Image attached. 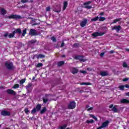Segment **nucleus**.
<instances>
[{
	"mask_svg": "<svg viewBox=\"0 0 129 129\" xmlns=\"http://www.w3.org/2000/svg\"><path fill=\"white\" fill-rule=\"evenodd\" d=\"M6 19H13L14 20H20V19H22V17L20 15H11L10 16H6L5 17Z\"/></svg>",
	"mask_w": 129,
	"mask_h": 129,
	"instance_id": "obj_1",
	"label": "nucleus"
},
{
	"mask_svg": "<svg viewBox=\"0 0 129 129\" xmlns=\"http://www.w3.org/2000/svg\"><path fill=\"white\" fill-rule=\"evenodd\" d=\"M76 107V103L75 101H72L68 105V108L70 109H73Z\"/></svg>",
	"mask_w": 129,
	"mask_h": 129,
	"instance_id": "obj_2",
	"label": "nucleus"
},
{
	"mask_svg": "<svg viewBox=\"0 0 129 129\" xmlns=\"http://www.w3.org/2000/svg\"><path fill=\"white\" fill-rule=\"evenodd\" d=\"M5 66L7 67V69H9L10 70L13 69V62H10L9 61H7L5 63Z\"/></svg>",
	"mask_w": 129,
	"mask_h": 129,
	"instance_id": "obj_3",
	"label": "nucleus"
},
{
	"mask_svg": "<svg viewBox=\"0 0 129 129\" xmlns=\"http://www.w3.org/2000/svg\"><path fill=\"white\" fill-rule=\"evenodd\" d=\"M103 35H104V32H97L93 33L92 34V36H93V37H98L99 36H103Z\"/></svg>",
	"mask_w": 129,
	"mask_h": 129,
	"instance_id": "obj_4",
	"label": "nucleus"
},
{
	"mask_svg": "<svg viewBox=\"0 0 129 129\" xmlns=\"http://www.w3.org/2000/svg\"><path fill=\"white\" fill-rule=\"evenodd\" d=\"M89 4H91V2L90 1H89V2L84 3V7L86 9H92V7L89 5Z\"/></svg>",
	"mask_w": 129,
	"mask_h": 129,
	"instance_id": "obj_5",
	"label": "nucleus"
},
{
	"mask_svg": "<svg viewBox=\"0 0 129 129\" xmlns=\"http://www.w3.org/2000/svg\"><path fill=\"white\" fill-rule=\"evenodd\" d=\"M75 59H77V60H80V61H81L82 62H85V61H86V59H84L83 56L79 55L75 56Z\"/></svg>",
	"mask_w": 129,
	"mask_h": 129,
	"instance_id": "obj_6",
	"label": "nucleus"
},
{
	"mask_svg": "<svg viewBox=\"0 0 129 129\" xmlns=\"http://www.w3.org/2000/svg\"><path fill=\"white\" fill-rule=\"evenodd\" d=\"M4 37H7L8 38H14V37H15V34H14V32H13V33H6L4 34Z\"/></svg>",
	"mask_w": 129,
	"mask_h": 129,
	"instance_id": "obj_7",
	"label": "nucleus"
},
{
	"mask_svg": "<svg viewBox=\"0 0 129 129\" xmlns=\"http://www.w3.org/2000/svg\"><path fill=\"white\" fill-rule=\"evenodd\" d=\"M109 108H112V110L114 112H117V108H116V106H113V104H111L109 106Z\"/></svg>",
	"mask_w": 129,
	"mask_h": 129,
	"instance_id": "obj_8",
	"label": "nucleus"
},
{
	"mask_svg": "<svg viewBox=\"0 0 129 129\" xmlns=\"http://www.w3.org/2000/svg\"><path fill=\"white\" fill-rule=\"evenodd\" d=\"M108 72L107 71H101L100 72V75L102 77L107 76L109 75Z\"/></svg>",
	"mask_w": 129,
	"mask_h": 129,
	"instance_id": "obj_9",
	"label": "nucleus"
},
{
	"mask_svg": "<svg viewBox=\"0 0 129 129\" xmlns=\"http://www.w3.org/2000/svg\"><path fill=\"white\" fill-rule=\"evenodd\" d=\"M29 35H31V36L37 35V31L35 29H31L29 32Z\"/></svg>",
	"mask_w": 129,
	"mask_h": 129,
	"instance_id": "obj_10",
	"label": "nucleus"
},
{
	"mask_svg": "<svg viewBox=\"0 0 129 129\" xmlns=\"http://www.w3.org/2000/svg\"><path fill=\"white\" fill-rule=\"evenodd\" d=\"M7 92L9 94H12L13 95H16V94H17L16 92H15L14 90H13L12 89H8V90H7Z\"/></svg>",
	"mask_w": 129,
	"mask_h": 129,
	"instance_id": "obj_11",
	"label": "nucleus"
},
{
	"mask_svg": "<svg viewBox=\"0 0 129 129\" xmlns=\"http://www.w3.org/2000/svg\"><path fill=\"white\" fill-rule=\"evenodd\" d=\"M71 72L73 74H76V73H78V70L75 68H72Z\"/></svg>",
	"mask_w": 129,
	"mask_h": 129,
	"instance_id": "obj_12",
	"label": "nucleus"
},
{
	"mask_svg": "<svg viewBox=\"0 0 129 129\" xmlns=\"http://www.w3.org/2000/svg\"><path fill=\"white\" fill-rule=\"evenodd\" d=\"M13 33L14 35L16 34H21V33H22V30H21V29L20 28L16 29L14 31H13Z\"/></svg>",
	"mask_w": 129,
	"mask_h": 129,
	"instance_id": "obj_13",
	"label": "nucleus"
},
{
	"mask_svg": "<svg viewBox=\"0 0 129 129\" xmlns=\"http://www.w3.org/2000/svg\"><path fill=\"white\" fill-rule=\"evenodd\" d=\"M1 114L2 115L7 116V115H10V114H11V113H10V112L9 111H3L1 112Z\"/></svg>",
	"mask_w": 129,
	"mask_h": 129,
	"instance_id": "obj_14",
	"label": "nucleus"
},
{
	"mask_svg": "<svg viewBox=\"0 0 129 129\" xmlns=\"http://www.w3.org/2000/svg\"><path fill=\"white\" fill-rule=\"evenodd\" d=\"M86 24H87V20H85L81 23L80 25L81 27H85Z\"/></svg>",
	"mask_w": 129,
	"mask_h": 129,
	"instance_id": "obj_15",
	"label": "nucleus"
},
{
	"mask_svg": "<svg viewBox=\"0 0 129 129\" xmlns=\"http://www.w3.org/2000/svg\"><path fill=\"white\" fill-rule=\"evenodd\" d=\"M1 14L3 16L7 14V11L4 8H1Z\"/></svg>",
	"mask_w": 129,
	"mask_h": 129,
	"instance_id": "obj_16",
	"label": "nucleus"
},
{
	"mask_svg": "<svg viewBox=\"0 0 129 129\" xmlns=\"http://www.w3.org/2000/svg\"><path fill=\"white\" fill-rule=\"evenodd\" d=\"M112 30H116L117 32H118L120 30V26H114Z\"/></svg>",
	"mask_w": 129,
	"mask_h": 129,
	"instance_id": "obj_17",
	"label": "nucleus"
},
{
	"mask_svg": "<svg viewBox=\"0 0 129 129\" xmlns=\"http://www.w3.org/2000/svg\"><path fill=\"white\" fill-rule=\"evenodd\" d=\"M67 6H68V2H67V1L64 2L62 11H65V10H66V8H67Z\"/></svg>",
	"mask_w": 129,
	"mask_h": 129,
	"instance_id": "obj_18",
	"label": "nucleus"
},
{
	"mask_svg": "<svg viewBox=\"0 0 129 129\" xmlns=\"http://www.w3.org/2000/svg\"><path fill=\"white\" fill-rule=\"evenodd\" d=\"M121 103H129V100L126 99H122L120 100Z\"/></svg>",
	"mask_w": 129,
	"mask_h": 129,
	"instance_id": "obj_19",
	"label": "nucleus"
},
{
	"mask_svg": "<svg viewBox=\"0 0 129 129\" xmlns=\"http://www.w3.org/2000/svg\"><path fill=\"white\" fill-rule=\"evenodd\" d=\"M47 110V108L46 107H43L40 111V113L43 114Z\"/></svg>",
	"mask_w": 129,
	"mask_h": 129,
	"instance_id": "obj_20",
	"label": "nucleus"
},
{
	"mask_svg": "<svg viewBox=\"0 0 129 129\" xmlns=\"http://www.w3.org/2000/svg\"><path fill=\"white\" fill-rule=\"evenodd\" d=\"M41 108H42V105H41V104H38V105H37L36 109L37 110V111H39V110H40V109H41Z\"/></svg>",
	"mask_w": 129,
	"mask_h": 129,
	"instance_id": "obj_21",
	"label": "nucleus"
},
{
	"mask_svg": "<svg viewBox=\"0 0 129 129\" xmlns=\"http://www.w3.org/2000/svg\"><path fill=\"white\" fill-rule=\"evenodd\" d=\"M99 17L98 16L94 18L91 19L92 22H96V21H98Z\"/></svg>",
	"mask_w": 129,
	"mask_h": 129,
	"instance_id": "obj_22",
	"label": "nucleus"
},
{
	"mask_svg": "<svg viewBox=\"0 0 129 129\" xmlns=\"http://www.w3.org/2000/svg\"><path fill=\"white\" fill-rule=\"evenodd\" d=\"M37 111H38V110L36 108H34L32 111H31V113L32 114H34V113H36V112H37Z\"/></svg>",
	"mask_w": 129,
	"mask_h": 129,
	"instance_id": "obj_23",
	"label": "nucleus"
},
{
	"mask_svg": "<svg viewBox=\"0 0 129 129\" xmlns=\"http://www.w3.org/2000/svg\"><path fill=\"white\" fill-rule=\"evenodd\" d=\"M121 20V19L119 18V19H115L113 20V22L112 23V24H115V23H117V22H119V21Z\"/></svg>",
	"mask_w": 129,
	"mask_h": 129,
	"instance_id": "obj_24",
	"label": "nucleus"
},
{
	"mask_svg": "<svg viewBox=\"0 0 129 129\" xmlns=\"http://www.w3.org/2000/svg\"><path fill=\"white\" fill-rule=\"evenodd\" d=\"M86 122H87V123H92L93 122H94V120H93V119H91V120H87L86 121Z\"/></svg>",
	"mask_w": 129,
	"mask_h": 129,
	"instance_id": "obj_25",
	"label": "nucleus"
},
{
	"mask_svg": "<svg viewBox=\"0 0 129 129\" xmlns=\"http://www.w3.org/2000/svg\"><path fill=\"white\" fill-rule=\"evenodd\" d=\"M54 12L55 13H60L61 12V8L59 7L58 10L54 9Z\"/></svg>",
	"mask_w": 129,
	"mask_h": 129,
	"instance_id": "obj_26",
	"label": "nucleus"
},
{
	"mask_svg": "<svg viewBox=\"0 0 129 129\" xmlns=\"http://www.w3.org/2000/svg\"><path fill=\"white\" fill-rule=\"evenodd\" d=\"M105 20V18L102 17H99V22H103V21Z\"/></svg>",
	"mask_w": 129,
	"mask_h": 129,
	"instance_id": "obj_27",
	"label": "nucleus"
},
{
	"mask_svg": "<svg viewBox=\"0 0 129 129\" xmlns=\"http://www.w3.org/2000/svg\"><path fill=\"white\" fill-rule=\"evenodd\" d=\"M81 85H90L91 84L90 83H84V82H82L80 83Z\"/></svg>",
	"mask_w": 129,
	"mask_h": 129,
	"instance_id": "obj_28",
	"label": "nucleus"
},
{
	"mask_svg": "<svg viewBox=\"0 0 129 129\" xmlns=\"http://www.w3.org/2000/svg\"><path fill=\"white\" fill-rule=\"evenodd\" d=\"M25 34H27V29H25L22 33V37H25Z\"/></svg>",
	"mask_w": 129,
	"mask_h": 129,
	"instance_id": "obj_29",
	"label": "nucleus"
},
{
	"mask_svg": "<svg viewBox=\"0 0 129 129\" xmlns=\"http://www.w3.org/2000/svg\"><path fill=\"white\" fill-rule=\"evenodd\" d=\"M36 57L39 58H44L45 57V55H42V54H39L36 56Z\"/></svg>",
	"mask_w": 129,
	"mask_h": 129,
	"instance_id": "obj_30",
	"label": "nucleus"
},
{
	"mask_svg": "<svg viewBox=\"0 0 129 129\" xmlns=\"http://www.w3.org/2000/svg\"><path fill=\"white\" fill-rule=\"evenodd\" d=\"M57 65H58V66H62V65H64V61H61L58 62Z\"/></svg>",
	"mask_w": 129,
	"mask_h": 129,
	"instance_id": "obj_31",
	"label": "nucleus"
},
{
	"mask_svg": "<svg viewBox=\"0 0 129 129\" xmlns=\"http://www.w3.org/2000/svg\"><path fill=\"white\" fill-rule=\"evenodd\" d=\"M90 116H91V117H92V118L95 119V120H96V121H97V118L96 116H95L94 115H93L92 114H90Z\"/></svg>",
	"mask_w": 129,
	"mask_h": 129,
	"instance_id": "obj_32",
	"label": "nucleus"
},
{
	"mask_svg": "<svg viewBox=\"0 0 129 129\" xmlns=\"http://www.w3.org/2000/svg\"><path fill=\"white\" fill-rule=\"evenodd\" d=\"M26 82V79H23L20 81V84L22 85V84H24Z\"/></svg>",
	"mask_w": 129,
	"mask_h": 129,
	"instance_id": "obj_33",
	"label": "nucleus"
},
{
	"mask_svg": "<svg viewBox=\"0 0 129 129\" xmlns=\"http://www.w3.org/2000/svg\"><path fill=\"white\" fill-rule=\"evenodd\" d=\"M48 100H49L47 98H43V101L44 103H47L48 102Z\"/></svg>",
	"mask_w": 129,
	"mask_h": 129,
	"instance_id": "obj_34",
	"label": "nucleus"
},
{
	"mask_svg": "<svg viewBox=\"0 0 129 129\" xmlns=\"http://www.w3.org/2000/svg\"><path fill=\"white\" fill-rule=\"evenodd\" d=\"M19 87H20V85L17 84L14 85V86L13 87V88H14V89H16V88H19Z\"/></svg>",
	"mask_w": 129,
	"mask_h": 129,
	"instance_id": "obj_35",
	"label": "nucleus"
},
{
	"mask_svg": "<svg viewBox=\"0 0 129 129\" xmlns=\"http://www.w3.org/2000/svg\"><path fill=\"white\" fill-rule=\"evenodd\" d=\"M67 127V125L64 124L62 126L59 127V129H66Z\"/></svg>",
	"mask_w": 129,
	"mask_h": 129,
	"instance_id": "obj_36",
	"label": "nucleus"
},
{
	"mask_svg": "<svg viewBox=\"0 0 129 129\" xmlns=\"http://www.w3.org/2000/svg\"><path fill=\"white\" fill-rule=\"evenodd\" d=\"M118 88H119L120 90H123L124 89V86L121 85V86L118 87Z\"/></svg>",
	"mask_w": 129,
	"mask_h": 129,
	"instance_id": "obj_37",
	"label": "nucleus"
},
{
	"mask_svg": "<svg viewBox=\"0 0 129 129\" xmlns=\"http://www.w3.org/2000/svg\"><path fill=\"white\" fill-rule=\"evenodd\" d=\"M25 113H26L27 114H28V113H29V112H30V111H29V108H26L25 109Z\"/></svg>",
	"mask_w": 129,
	"mask_h": 129,
	"instance_id": "obj_38",
	"label": "nucleus"
},
{
	"mask_svg": "<svg viewBox=\"0 0 129 129\" xmlns=\"http://www.w3.org/2000/svg\"><path fill=\"white\" fill-rule=\"evenodd\" d=\"M21 3H22V4H25L26 3H29V0H22Z\"/></svg>",
	"mask_w": 129,
	"mask_h": 129,
	"instance_id": "obj_39",
	"label": "nucleus"
},
{
	"mask_svg": "<svg viewBox=\"0 0 129 129\" xmlns=\"http://www.w3.org/2000/svg\"><path fill=\"white\" fill-rule=\"evenodd\" d=\"M42 66H43V63H38V64L37 65L36 67H42Z\"/></svg>",
	"mask_w": 129,
	"mask_h": 129,
	"instance_id": "obj_40",
	"label": "nucleus"
},
{
	"mask_svg": "<svg viewBox=\"0 0 129 129\" xmlns=\"http://www.w3.org/2000/svg\"><path fill=\"white\" fill-rule=\"evenodd\" d=\"M123 67H124V68L127 67V64L126 63V62L123 63Z\"/></svg>",
	"mask_w": 129,
	"mask_h": 129,
	"instance_id": "obj_41",
	"label": "nucleus"
},
{
	"mask_svg": "<svg viewBox=\"0 0 129 129\" xmlns=\"http://www.w3.org/2000/svg\"><path fill=\"white\" fill-rule=\"evenodd\" d=\"M51 40L53 42H56V38L55 37H52Z\"/></svg>",
	"mask_w": 129,
	"mask_h": 129,
	"instance_id": "obj_42",
	"label": "nucleus"
},
{
	"mask_svg": "<svg viewBox=\"0 0 129 129\" xmlns=\"http://www.w3.org/2000/svg\"><path fill=\"white\" fill-rule=\"evenodd\" d=\"M129 80L128 78H125L124 79H123L122 81H123L124 82H125L127 81V80Z\"/></svg>",
	"mask_w": 129,
	"mask_h": 129,
	"instance_id": "obj_43",
	"label": "nucleus"
},
{
	"mask_svg": "<svg viewBox=\"0 0 129 129\" xmlns=\"http://www.w3.org/2000/svg\"><path fill=\"white\" fill-rule=\"evenodd\" d=\"M80 72L83 74H86V71H80Z\"/></svg>",
	"mask_w": 129,
	"mask_h": 129,
	"instance_id": "obj_44",
	"label": "nucleus"
},
{
	"mask_svg": "<svg viewBox=\"0 0 129 129\" xmlns=\"http://www.w3.org/2000/svg\"><path fill=\"white\" fill-rule=\"evenodd\" d=\"M50 10H51V8L50 7H47L46 8V12H50Z\"/></svg>",
	"mask_w": 129,
	"mask_h": 129,
	"instance_id": "obj_45",
	"label": "nucleus"
},
{
	"mask_svg": "<svg viewBox=\"0 0 129 129\" xmlns=\"http://www.w3.org/2000/svg\"><path fill=\"white\" fill-rule=\"evenodd\" d=\"M30 42L31 43V44H34V43H36V41L35 40H31L30 41Z\"/></svg>",
	"mask_w": 129,
	"mask_h": 129,
	"instance_id": "obj_46",
	"label": "nucleus"
},
{
	"mask_svg": "<svg viewBox=\"0 0 129 129\" xmlns=\"http://www.w3.org/2000/svg\"><path fill=\"white\" fill-rule=\"evenodd\" d=\"M87 70H88V71H92V69L91 68H88L87 69Z\"/></svg>",
	"mask_w": 129,
	"mask_h": 129,
	"instance_id": "obj_47",
	"label": "nucleus"
},
{
	"mask_svg": "<svg viewBox=\"0 0 129 129\" xmlns=\"http://www.w3.org/2000/svg\"><path fill=\"white\" fill-rule=\"evenodd\" d=\"M93 109V107H90L89 108L87 109V110H92Z\"/></svg>",
	"mask_w": 129,
	"mask_h": 129,
	"instance_id": "obj_48",
	"label": "nucleus"
},
{
	"mask_svg": "<svg viewBox=\"0 0 129 129\" xmlns=\"http://www.w3.org/2000/svg\"><path fill=\"white\" fill-rule=\"evenodd\" d=\"M109 54H113L114 53V51L113 50H111L109 52Z\"/></svg>",
	"mask_w": 129,
	"mask_h": 129,
	"instance_id": "obj_49",
	"label": "nucleus"
},
{
	"mask_svg": "<svg viewBox=\"0 0 129 129\" xmlns=\"http://www.w3.org/2000/svg\"><path fill=\"white\" fill-rule=\"evenodd\" d=\"M100 16H104V12H101L99 14Z\"/></svg>",
	"mask_w": 129,
	"mask_h": 129,
	"instance_id": "obj_50",
	"label": "nucleus"
},
{
	"mask_svg": "<svg viewBox=\"0 0 129 129\" xmlns=\"http://www.w3.org/2000/svg\"><path fill=\"white\" fill-rule=\"evenodd\" d=\"M104 53L102 52V53H100V56L101 57H102L103 56H104Z\"/></svg>",
	"mask_w": 129,
	"mask_h": 129,
	"instance_id": "obj_51",
	"label": "nucleus"
},
{
	"mask_svg": "<svg viewBox=\"0 0 129 129\" xmlns=\"http://www.w3.org/2000/svg\"><path fill=\"white\" fill-rule=\"evenodd\" d=\"M124 86L126 88H129V85H125Z\"/></svg>",
	"mask_w": 129,
	"mask_h": 129,
	"instance_id": "obj_52",
	"label": "nucleus"
},
{
	"mask_svg": "<svg viewBox=\"0 0 129 129\" xmlns=\"http://www.w3.org/2000/svg\"><path fill=\"white\" fill-rule=\"evenodd\" d=\"M31 87V86H26V89L27 90H28V89H29V88H30Z\"/></svg>",
	"mask_w": 129,
	"mask_h": 129,
	"instance_id": "obj_53",
	"label": "nucleus"
},
{
	"mask_svg": "<svg viewBox=\"0 0 129 129\" xmlns=\"http://www.w3.org/2000/svg\"><path fill=\"white\" fill-rule=\"evenodd\" d=\"M64 45H65V44L64 43V42H62L61 44V47H64Z\"/></svg>",
	"mask_w": 129,
	"mask_h": 129,
	"instance_id": "obj_54",
	"label": "nucleus"
},
{
	"mask_svg": "<svg viewBox=\"0 0 129 129\" xmlns=\"http://www.w3.org/2000/svg\"><path fill=\"white\" fill-rule=\"evenodd\" d=\"M37 25H38V23H34L32 24V26H37Z\"/></svg>",
	"mask_w": 129,
	"mask_h": 129,
	"instance_id": "obj_55",
	"label": "nucleus"
},
{
	"mask_svg": "<svg viewBox=\"0 0 129 129\" xmlns=\"http://www.w3.org/2000/svg\"><path fill=\"white\" fill-rule=\"evenodd\" d=\"M126 95H127V96H129V92L126 93Z\"/></svg>",
	"mask_w": 129,
	"mask_h": 129,
	"instance_id": "obj_56",
	"label": "nucleus"
},
{
	"mask_svg": "<svg viewBox=\"0 0 129 129\" xmlns=\"http://www.w3.org/2000/svg\"><path fill=\"white\" fill-rule=\"evenodd\" d=\"M125 51H129V49H128V48H126V49H125Z\"/></svg>",
	"mask_w": 129,
	"mask_h": 129,
	"instance_id": "obj_57",
	"label": "nucleus"
},
{
	"mask_svg": "<svg viewBox=\"0 0 129 129\" xmlns=\"http://www.w3.org/2000/svg\"><path fill=\"white\" fill-rule=\"evenodd\" d=\"M88 107H89V105H87L86 106V108H88Z\"/></svg>",
	"mask_w": 129,
	"mask_h": 129,
	"instance_id": "obj_58",
	"label": "nucleus"
},
{
	"mask_svg": "<svg viewBox=\"0 0 129 129\" xmlns=\"http://www.w3.org/2000/svg\"><path fill=\"white\" fill-rule=\"evenodd\" d=\"M62 58H64V57H65V55H64V54L62 55Z\"/></svg>",
	"mask_w": 129,
	"mask_h": 129,
	"instance_id": "obj_59",
	"label": "nucleus"
},
{
	"mask_svg": "<svg viewBox=\"0 0 129 129\" xmlns=\"http://www.w3.org/2000/svg\"><path fill=\"white\" fill-rule=\"evenodd\" d=\"M32 80H35V77H33Z\"/></svg>",
	"mask_w": 129,
	"mask_h": 129,
	"instance_id": "obj_60",
	"label": "nucleus"
},
{
	"mask_svg": "<svg viewBox=\"0 0 129 129\" xmlns=\"http://www.w3.org/2000/svg\"><path fill=\"white\" fill-rule=\"evenodd\" d=\"M128 68H129V66L128 67Z\"/></svg>",
	"mask_w": 129,
	"mask_h": 129,
	"instance_id": "obj_61",
	"label": "nucleus"
}]
</instances>
